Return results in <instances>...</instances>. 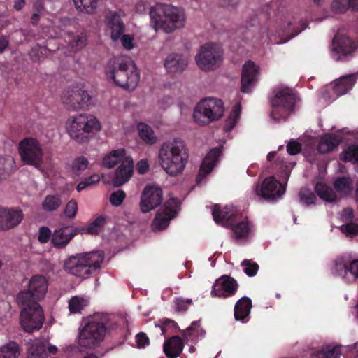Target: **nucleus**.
Segmentation results:
<instances>
[{
    "mask_svg": "<svg viewBox=\"0 0 358 358\" xmlns=\"http://www.w3.org/2000/svg\"><path fill=\"white\" fill-rule=\"evenodd\" d=\"M133 159L131 157L124 158L120 166L116 169L111 182L115 187H120L129 180L133 173Z\"/></svg>",
    "mask_w": 358,
    "mask_h": 358,
    "instance_id": "obj_21",
    "label": "nucleus"
},
{
    "mask_svg": "<svg viewBox=\"0 0 358 358\" xmlns=\"http://www.w3.org/2000/svg\"><path fill=\"white\" fill-rule=\"evenodd\" d=\"M23 218V213L20 209L0 207V231H6L17 227Z\"/></svg>",
    "mask_w": 358,
    "mask_h": 358,
    "instance_id": "obj_20",
    "label": "nucleus"
},
{
    "mask_svg": "<svg viewBox=\"0 0 358 358\" xmlns=\"http://www.w3.org/2000/svg\"><path fill=\"white\" fill-rule=\"evenodd\" d=\"M221 155L220 148L212 149L203 159L200 167L199 174L196 178L198 183L201 182L202 180L206 175L210 173L213 167L217 164L218 159Z\"/></svg>",
    "mask_w": 358,
    "mask_h": 358,
    "instance_id": "obj_23",
    "label": "nucleus"
},
{
    "mask_svg": "<svg viewBox=\"0 0 358 358\" xmlns=\"http://www.w3.org/2000/svg\"><path fill=\"white\" fill-rule=\"evenodd\" d=\"M252 193L257 199L275 200L285 193V189L282 184L272 176L266 178L261 185H256Z\"/></svg>",
    "mask_w": 358,
    "mask_h": 358,
    "instance_id": "obj_16",
    "label": "nucleus"
},
{
    "mask_svg": "<svg viewBox=\"0 0 358 358\" xmlns=\"http://www.w3.org/2000/svg\"><path fill=\"white\" fill-rule=\"evenodd\" d=\"M22 306L20 324L24 330L32 332L38 330L44 322V314L41 306L36 302L18 304Z\"/></svg>",
    "mask_w": 358,
    "mask_h": 358,
    "instance_id": "obj_11",
    "label": "nucleus"
},
{
    "mask_svg": "<svg viewBox=\"0 0 358 358\" xmlns=\"http://www.w3.org/2000/svg\"><path fill=\"white\" fill-rule=\"evenodd\" d=\"M341 143V138L334 134H325L321 138L318 144V151L320 153H327L332 151Z\"/></svg>",
    "mask_w": 358,
    "mask_h": 358,
    "instance_id": "obj_30",
    "label": "nucleus"
},
{
    "mask_svg": "<svg viewBox=\"0 0 358 358\" xmlns=\"http://www.w3.org/2000/svg\"><path fill=\"white\" fill-rule=\"evenodd\" d=\"M48 285V280L45 275L41 274L32 275L27 281V290L21 291L17 295V303L18 304H27L34 301L38 303L45 298Z\"/></svg>",
    "mask_w": 358,
    "mask_h": 358,
    "instance_id": "obj_7",
    "label": "nucleus"
},
{
    "mask_svg": "<svg viewBox=\"0 0 358 358\" xmlns=\"http://www.w3.org/2000/svg\"><path fill=\"white\" fill-rule=\"evenodd\" d=\"M238 283L233 278L223 275L214 283L211 294L217 297H229L236 293Z\"/></svg>",
    "mask_w": 358,
    "mask_h": 358,
    "instance_id": "obj_19",
    "label": "nucleus"
},
{
    "mask_svg": "<svg viewBox=\"0 0 358 358\" xmlns=\"http://www.w3.org/2000/svg\"><path fill=\"white\" fill-rule=\"evenodd\" d=\"M88 164L89 162L87 158L83 156L78 157L73 162L72 170L75 173L79 174L87 168Z\"/></svg>",
    "mask_w": 358,
    "mask_h": 358,
    "instance_id": "obj_48",
    "label": "nucleus"
},
{
    "mask_svg": "<svg viewBox=\"0 0 358 358\" xmlns=\"http://www.w3.org/2000/svg\"><path fill=\"white\" fill-rule=\"evenodd\" d=\"M62 101L71 111L83 109L92 104V96L83 87L76 85L65 90Z\"/></svg>",
    "mask_w": 358,
    "mask_h": 358,
    "instance_id": "obj_12",
    "label": "nucleus"
},
{
    "mask_svg": "<svg viewBox=\"0 0 358 358\" xmlns=\"http://www.w3.org/2000/svg\"><path fill=\"white\" fill-rule=\"evenodd\" d=\"M74 235L75 233L69 228L59 229L53 232L51 241L55 247L62 248L69 243Z\"/></svg>",
    "mask_w": 358,
    "mask_h": 358,
    "instance_id": "obj_27",
    "label": "nucleus"
},
{
    "mask_svg": "<svg viewBox=\"0 0 358 358\" xmlns=\"http://www.w3.org/2000/svg\"><path fill=\"white\" fill-rule=\"evenodd\" d=\"M117 326L115 317L108 314H96L80 329L77 343L79 346L94 349L100 345L106 334Z\"/></svg>",
    "mask_w": 358,
    "mask_h": 358,
    "instance_id": "obj_2",
    "label": "nucleus"
},
{
    "mask_svg": "<svg viewBox=\"0 0 358 358\" xmlns=\"http://www.w3.org/2000/svg\"><path fill=\"white\" fill-rule=\"evenodd\" d=\"M333 272L348 282H354L358 278V259H352L348 255L338 257L334 261Z\"/></svg>",
    "mask_w": 358,
    "mask_h": 358,
    "instance_id": "obj_15",
    "label": "nucleus"
},
{
    "mask_svg": "<svg viewBox=\"0 0 358 358\" xmlns=\"http://www.w3.org/2000/svg\"><path fill=\"white\" fill-rule=\"evenodd\" d=\"M103 259L104 253L100 250L80 253L66 259L64 269L72 275L85 279L101 268Z\"/></svg>",
    "mask_w": 358,
    "mask_h": 358,
    "instance_id": "obj_6",
    "label": "nucleus"
},
{
    "mask_svg": "<svg viewBox=\"0 0 358 358\" xmlns=\"http://www.w3.org/2000/svg\"><path fill=\"white\" fill-rule=\"evenodd\" d=\"M99 181L100 176L98 174L92 175L91 176L80 182L76 187V189L78 192H80L90 186L98 183Z\"/></svg>",
    "mask_w": 358,
    "mask_h": 358,
    "instance_id": "obj_51",
    "label": "nucleus"
},
{
    "mask_svg": "<svg viewBox=\"0 0 358 358\" xmlns=\"http://www.w3.org/2000/svg\"><path fill=\"white\" fill-rule=\"evenodd\" d=\"M341 218L343 222H351L354 218L353 210L351 208L344 209L341 213Z\"/></svg>",
    "mask_w": 358,
    "mask_h": 358,
    "instance_id": "obj_62",
    "label": "nucleus"
},
{
    "mask_svg": "<svg viewBox=\"0 0 358 358\" xmlns=\"http://www.w3.org/2000/svg\"><path fill=\"white\" fill-rule=\"evenodd\" d=\"M136 345L139 348H145L150 344V340L148 337L143 332H140L137 334V335L136 336Z\"/></svg>",
    "mask_w": 358,
    "mask_h": 358,
    "instance_id": "obj_56",
    "label": "nucleus"
},
{
    "mask_svg": "<svg viewBox=\"0 0 358 358\" xmlns=\"http://www.w3.org/2000/svg\"><path fill=\"white\" fill-rule=\"evenodd\" d=\"M19 153L24 164L41 169L43 152L36 139L27 138L21 141L19 143Z\"/></svg>",
    "mask_w": 358,
    "mask_h": 358,
    "instance_id": "obj_13",
    "label": "nucleus"
},
{
    "mask_svg": "<svg viewBox=\"0 0 358 358\" xmlns=\"http://www.w3.org/2000/svg\"><path fill=\"white\" fill-rule=\"evenodd\" d=\"M335 189L340 193L348 194L352 189V182L349 178H338L334 183Z\"/></svg>",
    "mask_w": 358,
    "mask_h": 358,
    "instance_id": "obj_44",
    "label": "nucleus"
},
{
    "mask_svg": "<svg viewBox=\"0 0 358 358\" xmlns=\"http://www.w3.org/2000/svg\"><path fill=\"white\" fill-rule=\"evenodd\" d=\"M20 349L15 342H9L0 346V358H18Z\"/></svg>",
    "mask_w": 358,
    "mask_h": 358,
    "instance_id": "obj_38",
    "label": "nucleus"
},
{
    "mask_svg": "<svg viewBox=\"0 0 358 358\" xmlns=\"http://www.w3.org/2000/svg\"><path fill=\"white\" fill-rule=\"evenodd\" d=\"M230 228L232 229L234 236L238 241L245 240L250 231V226L247 220L238 221V219Z\"/></svg>",
    "mask_w": 358,
    "mask_h": 358,
    "instance_id": "obj_35",
    "label": "nucleus"
},
{
    "mask_svg": "<svg viewBox=\"0 0 358 358\" xmlns=\"http://www.w3.org/2000/svg\"><path fill=\"white\" fill-rule=\"evenodd\" d=\"M106 32L110 35L113 41L120 39L124 31V26L119 15L110 14L106 18Z\"/></svg>",
    "mask_w": 358,
    "mask_h": 358,
    "instance_id": "obj_24",
    "label": "nucleus"
},
{
    "mask_svg": "<svg viewBox=\"0 0 358 358\" xmlns=\"http://www.w3.org/2000/svg\"><path fill=\"white\" fill-rule=\"evenodd\" d=\"M240 112L241 105L240 103H237L234 107L233 110L231 111V114L226 120L224 128L227 131H230L234 127L236 123L237 122L239 118Z\"/></svg>",
    "mask_w": 358,
    "mask_h": 358,
    "instance_id": "obj_45",
    "label": "nucleus"
},
{
    "mask_svg": "<svg viewBox=\"0 0 358 358\" xmlns=\"http://www.w3.org/2000/svg\"><path fill=\"white\" fill-rule=\"evenodd\" d=\"M188 59L182 55L169 54L164 60V67L170 73H182L187 66Z\"/></svg>",
    "mask_w": 358,
    "mask_h": 358,
    "instance_id": "obj_22",
    "label": "nucleus"
},
{
    "mask_svg": "<svg viewBox=\"0 0 358 358\" xmlns=\"http://www.w3.org/2000/svg\"><path fill=\"white\" fill-rule=\"evenodd\" d=\"M73 2L78 11L92 15L96 13L101 0H73Z\"/></svg>",
    "mask_w": 358,
    "mask_h": 358,
    "instance_id": "obj_33",
    "label": "nucleus"
},
{
    "mask_svg": "<svg viewBox=\"0 0 358 358\" xmlns=\"http://www.w3.org/2000/svg\"><path fill=\"white\" fill-rule=\"evenodd\" d=\"M66 129L71 139L78 143H84L101 130V124L94 115L80 113L68 118Z\"/></svg>",
    "mask_w": 358,
    "mask_h": 358,
    "instance_id": "obj_4",
    "label": "nucleus"
},
{
    "mask_svg": "<svg viewBox=\"0 0 358 358\" xmlns=\"http://www.w3.org/2000/svg\"><path fill=\"white\" fill-rule=\"evenodd\" d=\"M62 204L59 196L48 195L42 203V208L45 211H53L57 210Z\"/></svg>",
    "mask_w": 358,
    "mask_h": 358,
    "instance_id": "obj_42",
    "label": "nucleus"
},
{
    "mask_svg": "<svg viewBox=\"0 0 358 358\" xmlns=\"http://www.w3.org/2000/svg\"><path fill=\"white\" fill-rule=\"evenodd\" d=\"M121 43L127 50H131L134 48V37L130 35L122 34L120 36Z\"/></svg>",
    "mask_w": 358,
    "mask_h": 358,
    "instance_id": "obj_59",
    "label": "nucleus"
},
{
    "mask_svg": "<svg viewBox=\"0 0 358 358\" xmlns=\"http://www.w3.org/2000/svg\"><path fill=\"white\" fill-rule=\"evenodd\" d=\"M271 99L272 110L271 116L275 121L285 120L293 110L296 96L289 87H278L274 91Z\"/></svg>",
    "mask_w": 358,
    "mask_h": 358,
    "instance_id": "obj_8",
    "label": "nucleus"
},
{
    "mask_svg": "<svg viewBox=\"0 0 358 358\" xmlns=\"http://www.w3.org/2000/svg\"><path fill=\"white\" fill-rule=\"evenodd\" d=\"M163 196L161 188L155 185H147L141 194L140 208L142 213H146L159 206Z\"/></svg>",
    "mask_w": 358,
    "mask_h": 358,
    "instance_id": "obj_17",
    "label": "nucleus"
},
{
    "mask_svg": "<svg viewBox=\"0 0 358 358\" xmlns=\"http://www.w3.org/2000/svg\"><path fill=\"white\" fill-rule=\"evenodd\" d=\"M224 106L222 100L214 98H206L195 107L193 113L194 121L199 124L220 120L224 115Z\"/></svg>",
    "mask_w": 358,
    "mask_h": 358,
    "instance_id": "obj_9",
    "label": "nucleus"
},
{
    "mask_svg": "<svg viewBox=\"0 0 358 358\" xmlns=\"http://www.w3.org/2000/svg\"><path fill=\"white\" fill-rule=\"evenodd\" d=\"M358 48V41L344 34H337L332 43V56L336 61H347L352 58Z\"/></svg>",
    "mask_w": 358,
    "mask_h": 358,
    "instance_id": "obj_14",
    "label": "nucleus"
},
{
    "mask_svg": "<svg viewBox=\"0 0 358 358\" xmlns=\"http://www.w3.org/2000/svg\"><path fill=\"white\" fill-rule=\"evenodd\" d=\"M183 344L180 337L175 336L164 344V352L169 358H176L182 352Z\"/></svg>",
    "mask_w": 358,
    "mask_h": 358,
    "instance_id": "obj_29",
    "label": "nucleus"
},
{
    "mask_svg": "<svg viewBox=\"0 0 358 358\" xmlns=\"http://www.w3.org/2000/svg\"><path fill=\"white\" fill-rule=\"evenodd\" d=\"M213 216L215 222L230 227L237 219L236 210L234 208L225 207L222 210L214 208Z\"/></svg>",
    "mask_w": 358,
    "mask_h": 358,
    "instance_id": "obj_25",
    "label": "nucleus"
},
{
    "mask_svg": "<svg viewBox=\"0 0 358 358\" xmlns=\"http://www.w3.org/2000/svg\"><path fill=\"white\" fill-rule=\"evenodd\" d=\"M350 10L347 0H333L331 10L334 13H345Z\"/></svg>",
    "mask_w": 358,
    "mask_h": 358,
    "instance_id": "obj_49",
    "label": "nucleus"
},
{
    "mask_svg": "<svg viewBox=\"0 0 358 358\" xmlns=\"http://www.w3.org/2000/svg\"><path fill=\"white\" fill-rule=\"evenodd\" d=\"M189 160V152L185 142L172 138L164 142L158 150V162L163 170L171 176L180 175Z\"/></svg>",
    "mask_w": 358,
    "mask_h": 358,
    "instance_id": "obj_1",
    "label": "nucleus"
},
{
    "mask_svg": "<svg viewBox=\"0 0 358 358\" xmlns=\"http://www.w3.org/2000/svg\"><path fill=\"white\" fill-rule=\"evenodd\" d=\"M29 358H45L46 352L44 343L41 341H34L28 349Z\"/></svg>",
    "mask_w": 358,
    "mask_h": 358,
    "instance_id": "obj_41",
    "label": "nucleus"
},
{
    "mask_svg": "<svg viewBox=\"0 0 358 358\" xmlns=\"http://www.w3.org/2000/svg\"><path fill=\"white\" fill-rule=\"evenodd\" d=\"M345 162H358V145H352L348 148L342 157Z\"/></svg>",
    "mask_w": 358,
    "mask_h": 358,
    "instance_id": "obj_53",
    "label": "nucleus"
},
{
    "mask_svg": "<svg viewBox=\"0 0 358 358\" xmlns=\"http://www.w3.org/2000/svg\"><path fill=\"white\" fill-rule=\"evenodd\" d=\"M241 266L243 267L245 273L249 277L256 275L259 270L258 264L248 259L243 260L241 262Z\"/></svg>",
    "mask_w": 358,
    "mask_h": 358,
    "instance_id": "obj_47",
    "label": "nucleus"
},
{
    "mask_svg": "<svg viewBox=\"0 0 358 358\" xmlns=\"http://www.w3.org/2000/svg\"><path fill=\"white\" fill-rule=\"evenodd\" d=\"M14 164V159L12 157H0V180L6 178L10 173Z\"/></svg>",
    "mask_w": 358,
    "mask_h": 358,
    "instance_id": "obj_40",
    "label": "nucleus"
},
{
    "mask_svg": "<svg viewBox=\"0 0 358 358\" xmlns=\"http://www.w3.org/2000/svg\"><path fill=\"white\" fill-rule=\"evenodd\" d=\"M357 78L358 73H351L341 76L335 81V85L333 88L334 93L337 96L347 93L355 84Z\"/></svg>",
    "mask_w": 358,
    "mask_h": 358,
    "instance_id": "obj_26",
    "label": "nucleus"
},
{
    "mask_svg": "<svg viewBox=\"0 0 358 358\" xmlns=\"http://www.w3.org/2000/svg\"><path fill=\"white\" fill-rule=\"evenodd\" d=\"M78 211V204L76 200L71 199L66 205L64 213L69 218H73Z\"/></svg>",
    "mask_w": 358,
    "mask_h": 358,
    "instance_id": "obj_55",
    "label": "nucleus"
},
{
    "mask_svg": "<svg viewBox=\"0 0 358 358\" xmlns=\"http://www.w3.org/2000/svg\"><path fill=\"white\" fill-rule=\"evenodd\" d=\"M50 235L51 231L50 229L46 227H42L39 229L38 239L41 243H45L49 241Z\"/></svg>",
    "mask_w": 358,
    "mask_h": 358,
    "instance_id": "obj_57",
    "label": "nucleus"
},
{
    "mask_svg": "<svg viewBox=\"0 0 358 358\" xmlns=\"http://www.w3.org/2000/svg\"><path fill=\"white\" fill-rule=\"evenodd\" d=\"M300 201L303 205H310L315 203L316 197L315 194L308 189H302L299 192Z\"/></svg>",
    "mask_w": 358,
    "mask_h": 358,
    "instance_id": "obj_50",
    "label": "nucleus"
},
{
    "mask_svg": "<svg viewBox=\"0 0 358 358\" xmlns=\"http://www.w3.org/2000/svg\"><path fill=\"white\" fill-rule=\"evenodd\" d=\"M287 150L290 155H296L299 153L301 150V145L295 141H290L287 145Z\"/></svg>",
    "mask_w": 358,
    "mask_h": 358,
    "instance_id": "obj_60",
    "label": "nucleus"
},
{
    "mask_svg": "<svg viewBox=\"0 0 358 358\" xmlns=\"http://www.w3.org/2000/svg\"><path fill=\"white\" fill-rule=\"evenodd\" d=\"M69 49L76 52L83 49L87 44V37L83 32L73 34L69 33L66 37Z\"/></svg>",
    "mask_w": 358,
    "mask_h": 358,
    "instance_id": "obj_28",
    "label": "nucleus"
},
{
    "mask_svg": "<svg viewBox=\"0 0 358 358\" xmlns=\"http://www.w3.org/2000/svg\"><path fill=\"white\" fill-rule=\"evenodd\" d=\"M127 157L128 156L125 154L124 149L112 150L103 157L102 162L103 166L108 169H112L118 162L122 163L124 158Z\"/></svg>",
    "mask_w": 358,
    "mask_h": 358,
    "instance_id": "obj_32",
    "label": "nucleus"
},
{
    "mask_svg": "<svg viewBox=\"0 0 358 358\" xmlns=\"http://www.w3.org/2000/svg\"><path fill=\"white\" fill-rule=\"evenodd\" d=\"M252 307L251 300L248 297H243L238 300L234 307V317L236 320L243 321L247 317Z\"/></svg>",
    "mask_w": 358,
    "mask_h": 358,
    "instance_id": "obj_31",
    "label": "nucleus"
},
{
    "mask_svg": "<svg viewBox=\"0 0 358 358\" xmlns=\"http://www.w3.org/2000/svg\"><path fill=\"white\" fill-rule=\"evenodd\" d=\"M338 345H328L312 353L311 358H339L341 352Z\"/></svg>",
    "mask_w": 358,
    "mask_h": 358,
    "instance_id": "obj_36",
    "label": "nucleus"
},
{
    "mask_svg": "<svg viewBox=\"0 0 358 358\" xmlns=\"http://www.w3.org/2000/svg\"><path fill=\"white\" fill-rule=\"evenodd\" d=\"M259 67L252 61H247L243 66L241 91L249 93L259 78Z\"/></svg>",
    "mask_w": 358,
    "mask_h": 358,
    "instance_id": "obj_18",
    "label": "nucleus"
},
{
    "mask_svg": "<svg viewBox=\"0 0 358 358\" xmlns=\"http://www.w3.org/2000/svg\"><path fill=\"white\" fill-rule=\"evenodd\" d=\"M88 304V301L83 297L73 296L69 302V308L71 313H78Z\"/></svg>",
    "mask_w": 358,
    "mask_h": 358,
    "instance_id": "obj_43",
    "label": "nucleus"
},
{
    "mask_svg": "<svg viewBox=\"0 0 358 358\" xmlns=\"http://www.w3.org/2000/svg\"><path fill=\"white\" fill-rule=\"evenodd\" d=\"M126 197V194L123 190H117L111 194L110 201L114 206H120Z\"/></svg>",
    "mask_w": 358,
    "mask_h": 358,
    "instance_id": "obj_54",
    "label": "nucleus"
},
{
    "mask_svg": "<svg viewBox=\"0 0 358 358\" xmlns=\"http://www.w3.org/2000/svg\"><path fill=\"white\" fill-rule=\"evenodd\" d=\"M173 218L163 210L158 212L152 224V229L154 231L164 229L169 225V221Z\"/></svg>",
    "mask_w": 358,
    "mask_h": 358,
    "instance_id": "obj_39",
    "label": "nucleus"
},
{
    "mask_svg": "<svg viewBox=\"0 0 358 358\" xmlns=\"http://www.w3.org/2000/svg\"><path fill=\"white\" fill-rule=\"evenodd\" d=\"M137 129L141 139L149 145H154L157 141V137L155 134L152 129L145 123H139L137 125Z\"/></svg>",
    "mask_w": 358,
    "mask_h": 358,
    "instance_id": "obj_34",
    "label": "nucleus"
},
{
    "mask_svg": "<svg viewBox=\"0 0 358 358\" xmlns=\"http://www.w3.org/2000/svg\"><path fill=\"white\" fill-rule=\"evenodd\" d=\"M138 172L141 174H143L148 170V164L145 160H141L137 164Z\"/></svg>",
    "mask_w": 358,
    "mask_h": 358,
    "instance_id": "obj_64",
    "label": "nucleus"
},
{
    "mask_svg": "<svg viewBox=\"0 0 358 358\" xmlns=\"http://www.w3.org/2000/svg\"><path fill=\"white\" fill-rule=\"evenodd\" d=\"M342 231L347 235H356L358 234V224L352 222H348L342 226Z\"/></svg>",
    "mask_w": 358,
    "mask_h": 358,
    "instance_id": "obj_58",
    "label": "nucleus"
},
{
    "mask_svg": "<svg viewBox=\"0 0 358 358\" xmlns=\"http://www.w3.org/2000/svg\"><path fill=\"white\" fill-rule=\"evenodd\" d=\"M151 23L156 31L171 33L184 27L186 17L182 10L165 4H159L150 11Z\"/></svg>",
    "mask_w": 358,
    "mask_h": 358,
    "instance_id": "obj_5",
    "label": "nucleus"
},
{
    "mask_svg": "<svg viewBox=\"0 0 358 358\" xmlns=\"http://www.w3.org/2000/svg\"><path fill=\"white\" fill-rule=\"evenodd\" d=\"M191 304V299H178L176 303V310L177 311H185Z\"/></svg>",
    "mask_w": 358,
    "mask_h": 358,
    "instance_id": "obj_61",
    "label": "nucleus"
},
{
    "mask_svg": "<svg viewBox=\"0 0 358 358\" xmlns=\"http://www.w3.org/2000/svg\"><path fill=\"white\" fill-rule=\"evenodd\" d=\"M179 206L180 202L178 199L171 198L165 203L162 210L171 216V217H174L175 215L179 210Z\"/></svg>",
    "mask_w": 358,
    "mask_h": 358,
    "instance_id": "obj_46",
    "label": "nucleus"
},
{
    "mask_svg": "<svg viewBox=\"0 0 358 358\" xmlns=\"http://www.w3.org/2000/svg\"><path fill=\"white\" fill-rule=\"evenodd\" d=\"M33 11H35L41 15H44L45 8L43 3L41 0H36L34 4Z\"/></svg>",
    "mask_w": 358,
    "mask_h": 358,
    "instance_id": "obj_63",
    "label": "nucleus"
},
{
    "mask_svg": "<svg viewBox=\"0 0 358 358\" xmlns=\"http://www.w3.org/2000/svg\"><path fill=\"white\" fill-rule=\"evenodd\" d=\"M105 219L99 217L87 227V231L90 234H98L102 231Z\"/></svg>",
    "mask_w": 358,
    "mask_h": 358,
    "instance_id": "obj_52",
    "label": "nucleus"
},
{
    "mask_svg": "<svg viewBox=\"0 0 358 358\" xmlns=\"http://www.w3.org/2000/svg\"><path fill=\"white\" fill-rule=\"evenodd\" d=\"M107 78L124 90L132 91L140 80L139 72L129 57H120L111 60L106 70Z\"/></svg>",
    "mask_w": 358,
    "mask_h": 358,
    "instance_id": "obj_3",
    "label": "nucleus"
},
{
    "mask_svg": "<svg viewBox=\"0 0 358 358\" xmlns=\"http://www.w3.org/2000/svg\"><path fill=\"white\" fill-rule=\"evenodd\" d=\"M196 64L203 71H211L219 67L222 62V50L215 43L202 45L195 56Z\"/></svg>",
    "mask_w": 358,
    "mask_h": 358,
    "instance_id": "obj_10",
    "label": "nucleus"
},
{
    "mask_svg": "<svg viewBox=\"0 0 358 358\" xmlns=\"http://www.w3.org/2000/svg\"><path fill=\"white\" fill-rule=\"evenodd\" d=\"M315 191L319 197L325 201L334 202L336 201L337 196L335 192L324 183H317Z\"/></svg>",
    "mask_w": 358,
    "mask_h": 358,
    "instance_id": "obj_37",
    "label": "nucleus"
}]
</instances>
